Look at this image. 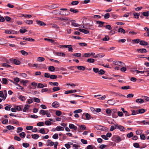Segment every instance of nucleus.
Masks as SVG:
<instances>
[{
    "mask_svg": "<svg viewBox=\"0 0 149 149\" xmlns=\"http://www.w3.org/2000/svg\"><path fill=\"white\" fill-rule=\"evenodd\" d=\"M7 96V91L4 90L3 91H0V97H1L3 100H5Z\"/></svg>",
    "mask_w": 149,
    "mask_h": 149,
    "instance_id": "1",
    "label": "nucleus"
},
{
    "mask_svg": "<svg viewBox=\"0 0 149 149\" xmlns=\"http://www.w3.org/2000/svg\"><path fill=\"white\" fill-rule=\"evenodd\" d=\"M112 140L117 143H118L122 141V139L120 136H115L112 137Z\"/></svg>",
    "mask_w": 149,
    "mask_h": 149,
    "instance_id": "2",
    "label": "nucleus"
},
{
    "mask_svg": "<svg viewBox=\"0 0 149 149\" xmlns=\"http://www.w3.org/2000/svg\"><path fill=\"white\" fill-rule=\"evenodd\" d=\"M113 63L116 65H118L120 67L123 66L124 63L122 62L118 61H114L113 62Z\"/></svg>",
    "mask_w": 149,
    "mask_h": 149,
    "instance_id": "3",
    "label": "nucleus"
},
{
    "mask_svg": "<svg viewBox=\"0 0 149 149\" xmlns=\"http://www.w3.org/2000/svg\"><path fill=\"white\" fill-rule=\"evenodd\" d=\"M115 126L117 127V128L121 131H124L125 130V128L123 126L118 125V124L115 125Z\"/></svg>",
    "mask_w": 149,
    "mask_h": 149,
    "instance_id": "4",
    "label": "nucleus"
},
{
    "mask_svg": "<svg viewBox=\"0 0 149 149\" xmlns=\"http://www.w3.org/2000/svg\"><path fill=\"white\" fill-rule=\"evenodd\" d=\"M52 106L54 108H56L59 107L60 104L58 102L55 101L52 104Z\"/></svg>",
    "mask_w": 149,
    "mask_h": 149,
    "instance_id": "5",
    "label": "nucleus"
},
{
    "mask_svg": "<svg viewBox=\"0 0 149 149\" xmlns=\"http://www.w3.org/2000/svg\"><path fill=\"white\" fill-rule=\"evenodd\" d=\"M95 55V53L94 52L88 53H85L84 54V57H90L91 56H94Z\"/></svg>",
    "mask_w": 149,
    "mask_h": 149,
    "instance_id": "6",
    "label": "nucleus"
},
{
    "mask_svg": "<svg viewBox=\"0 0 149 149\" xmlns=\"http://www.w3.org/2000/svg\"><path fill=\"white\" fill-rule=\"evenodd\" d=\"M5 33L7 34H13L16 33V32L14 31H10L6 30L5 31Z\"/></svg>",
    "mask_w": 149,
    "mask_h": 149,
    "instance_id": "7",
    "label": "nucleus"
},
{
    "mask_svg": "<svg viewBox=\"0 0 149 149\" xmlns=\"http://www.w3.org/2000/svg\"><path fill=\"white\" fill-rule=\"evenodd\" d=\"M77 91V90H69V91H65V92L64 93L65 94H70V93H75Z\"/></svg>",
    "mask_w": 149,
    "mask_h": 149,
    "instance_id": "8",
    "label": "nucleus"
},
{
    "mask_svg": "<svg viewBox=\"0 0 149 149\" xmlns=\"http://www.w3.org/2000/svg\"><path fill=\"white\" fill-rule=\"evenodd\" d=\"M96 22L97 24H99L98 27H102L103 26L104 24V22L100 21H96Z\"/></svg>",
    "mask_w": 149,
    "mask_h": 149,
    "instance_id": "9",
    "label": "nucleus"
},
{
    "mask_svg": "<svg viewBox=\"0 0 149 149\" xmlns=\"http://www.w3.org/2000/svg\"><path fill=\"white\" fill-rule=\"evenodd\" d=\"M47 84H43L41 83H39L37 85L38 88H42L44 87H47Z\"/></svg>",
    "mask_w": 149,
    "mask_h": 149,
    "instance_id": "10",
    "label": "nucleus"
},
{
    "mask_svg": "<svg viewBox=\"0 0 149 149\" xmlns=\"http://www.w3.org/2000/svg\"><path fill=\"white\" fill-rule=\"evenodd\" d=\"M79 31L83 32L85 34H87L89 33L88 31L84 29H79Z\"/></svg>",
    "mask_w": 149,
    "mask_h": 149,
    "instance_id": "11",
    "label": "nucleus"
},
{
    "mask_svg": "<svg viewBox=\"0 0 149 149\" xmlns=\"http://www.w3.org/2000/svg\"><path fill=\"white\" fill-rule=\"evenodd\" d=\"M23 107V106H15L14 107L15 108L16 110L20 111L22 110V107Z\"/></svg>",
    "mask_w": 149,
    "mask_h": 149,
    "instance_id": "12",
    "label": "nucleus"
},
{
    "mask_svg": "<svg viewBox=\"0 0 149 149\" xmlns=\"http://www.w3.org/2000/svg\"><path fill=\"white\" fill-rule=\"evenodd\" d=\"M55 130H56L57 131H63L64 130V129L63 127L58 126L56 127Z\"/></svg>",
    "mask_w": 149,
    "mask_h": 149,
    "instance_id": "13",
    "label": "nucleus"
},
{
    "mask_svg": "<svg viewBox=\"0 0 149 149\" xmlns=\"http://www.w3.org/2000/svg\"><path fill=\"white\" fill-rule=\"evenodd\" d=\"M137 51L138 52L141 53H146L147 52L146 49H138Z\"/></svg>",
    "mask_w": 149,
    "mask_h": 149,
    "instance_id": "14",
    "label": "nucleus"
},
{
    "mask_svg": "<svg viewBox=\"0 0 149 149\" xmlns=\"http://www.w3.org/2000/svg\"><path fill=\"white\" fill-rule=\"evenodd\" d=\"M30 105L29 104H26L24 105V107L23 110V112H25L29 109L30 107Z\"/></svg>",
    "mask_w": 149,
    "mask_h": 149,
    "instance_id": "15",
    "label": "nucleus"
},
{
    "mask_svg": "<svg viewBox=\"0 0 149 149\" xmlns=\"http://www.w3.org/2000/svg\"><path fill=\"white\" fill-rule=\"evenodd\" d=\"M1 83L4 84H7L8 83V81L5 78H3L2 79Z\"/></svg>",
    "mask_w": 149,
    "mask_h": 149,
    "instance_id": "16",
    "label": "nucleus"
},
{
    "mask_svg": "<svg viewBox=\"0 0 149 149\" xmlns=\"http://www.w3.org/2000/svg\"><path fill=\"white\" fill-rule=\"evenodd\" d=\"M12 63H14L16 65H19L20 64V62L18 60L15 59H13L12 58Z\"/></svg>",
    "mask_w": 149,
    "mask_h": 149,
    "instance_id": "17",
    "label": "nucleus"
},
{
    "mask_svg": "<svg viewBox=\"0 0 149 149\" xmlns=\"http://www.w3.org/2000/svg\"><path fill=\"white\" fill-rule=\"evenodd\" d=\"M47 142L48 143V144L47 145L49 146H53L55 144V143L52 141L51 140L49 139L47 140Z\"/></svg>",
    "mask_w": 149,
    "mask_h": 149,
    "instance_id": "18",
    "label": "nucleus"
},
{
    "mask_svg": "<svg viewBox=\"0 0 149 149\" xmlns=\"http://www.w3.org/2000/svg\"><path fill=\"white\" fill-rule=\"evenodd\" d=\"M23 40H27L30 42H33L35 41V40L31 38H23Z\"/></svg>",
    "mask_w": 149,
    "mask_h": 149,
    "instance_id": "19",
    "label": "nucleus"
},
{
    "mask_svg": "<svg viewBox=\"0 0 149 149\" xmlns=\"http://www.w3.org/2000/svg\"><path fill=\"white\" fill-rule=\"evenodd\" d=\"M69 128L71 129H74V130L76 131L77 130V127L75 126L74 125L72 124H69Z\"/></svg>",
    "mask_w": 149,
    "mask_h": 149,
    "instance_id": "20",
    "label": "nucleus"
},
{
    "mask_svg": "<svg viewBox=\"0 0 149 149\" xmlns=\"http://www.w3.org/2000/svg\"><path fill=\"white\" fill-rule=\"evenodd\" d=\"M55 54L58 56L65 57V54L63 53L56 52L55 53Z\"/></svg>",
    "mask_w": 149,
    "mask_h": 149,
    "instance_id": "21",
    "label": "nucleus"
},
{
    "mask_svg": "<svg viewBox=\"0 0 149 149\" xmlns=\"http://www.w3.org/2000/svg\"><path fill=\"white\" fill-rule=\"evenodd\" d=\"M139 44L140 45L143 46L147 45L148 44L147 42L144 40L140 41Z\"/></svg>",
    "mask_w": 149,
    "mask_h": 149,
    "instance_id": "22",
    "label": "nucleus"
},
{
    "mask_svg": "<svg viewBox=\"0 0 149 149\" xmlns=\"http://www.w3.org/2000/svg\"><path fill=\"white\" fill-rule=\"evenodd\" d=\"M49 84L52 86H57L58 85V83L57 82H49Z\"/></svg>",
    "mask_w": 149,
    "mask_h": 149,
    "instance_id": "23",
    "label": "nucleus"
},
{
    "mask_svg": "<svg viewBox=\"0 0 149 149\" xmlns=\"http://www.w3.org/2000/svg\"><path fill=\"white\" fill-rule=\"evenodd\" d=\"M134 73L135 74H137L140 73L141 74H143L145 73L144 71H140L138 70H134L133 71Z\"/></svg>",
    "mask_w": 149,
    "mask_h": 149,
    "instance_id": "24",
    "label": "nucleus"
},
{
    "mask_svg": "<svg viewBox=\"0 0 149 149\" xmlns=\"http://www.w3.org/2000/svg\"><path fill=\"white\" fill-rule=\"evenodd\" d=\"M105 56V54H96L95 56L94 57L95 58H97L98 57H102L104 56Z\"/></svg>",
    "mask_w": 149,
    "mask_h": 149,
    "instance_id": "25",
    "label": "nucleus"
},
{
    "mask_svg": "<svg viewBox=\"0 0 149 149\" xmlns=\"http://www.w3.org/2000/svg\"><path fill=\"white\" fill-rule=\"evenodd\" d=\"M36 23L37 24L40 26H45L46 25V24L45 23L40 21H37Z\"/></svg>",
    "mask_w": 149,
    "mask_h": 149,
    "instance_id": "26",
    "label": "nucleus"
},
{
    "mask_svg": "<svg viewBox=\"0 0 149 149\" xmlns=\"http://www.w3.org/2000/svg\"><path fill=\"white\" fill-rule=\"evenodd\" d=\"M1 65L4 67L8 68L11 67V66L9 64H7L6 63H4L1 64Z\"/></svg>",
    "mask_w": 149,
    "mask_h": 149,
    "instance_id": "27",
    "label": "nucleus"
},
{
    "mask_svg": "<svg viewBox=\"0 0 149 149\" xmlns=\"http://www.w3.org/2000/svg\"><path fill=\"white\" fill-rule=\"evenodd\" d=\"M107 103L109 105H112L115 103V101H113V100L110 99L107 101Z\"/></svg>",
    "mask_w": 149,
    "mask_h": 149,
    "instance_id": "28",
    "label": "nucleus"
},
{
    "mask_svg": "<svg viewBox=\"0 0 149 149\" xmlns=\"http://www.w3.org/2000/svg\"><path fill=\"white\" fill-rule=\"evenodd\" d=\"M136 102L137 103H142L144 102V100L143 99L140 98L136 100Z\"/></svg>",
    "mask_w": 149,
    "mask_h": 149,
    "instance_id": "29",
    "label": "nucleus"
},
{
    "mask_svg": "<svg viewBox=\"0 0 149 149\" xmlns=\"http://www.w3.org/2000/svg\"><path fill=\"white\" fill-rule=\"evenodd\" d=\"M48 70L51 72H54L55 70V68L53 66H50L48 68Z\"/></svg>",
    "mask_w": 149,
    "mask_h": 149,
    "instance_id": "30",
    "label": "nucleus"
},
{
    "mask_svg": "<svg viewBox=\"0 0 149 149\" xmlns=\"http://www.w3.org/2000/svg\"><path fill=\"white\" fill-rule=\"evenodd\" d=\"M47 110L45 111L43 110H41L39 111V113L41 114L42 115L44 116L46 115Z\"/></svg>",
    "mask_w": 149,
    "mask_h": 149,
    "instance_id": "31",
    "label": "nucleus"
},
{
    "mask_svg": "<svg viewBox=\"0 0 149 149\" xmlns=\"http://www.w3.org/2000/svg\"><path fill=\"white\" fill-rule=\"evenodd\" d=\"M18 98L22 102H24L26 100L25 97L22 95L19 96L18 97Z\"/></svg>",
    "mask_w": 149,
    "mask_h": 149,
    "instance_id": "32",
    "label": "nucleus"
},
{
    "mask_svg": "<svg viewBox=\"0 0 149 149\" xmlns=\"http://www.w3.org/2000/svg\"><path fill=\"white\" fill-rule=\"evenodd\" d=\"M45 60V58L43 57H39L37 59V61L39 62H42L44 61Z\"/></svg>",
    "mask_w": 149,
    "mask_h": 149,
    "instance_id": "33",
    "label": "nucleus"
},
{
    "mask_svg": "<svg viewBox=\"0 0 149 149\" xmlns=\"http://www.w3.org/2000/svg\"><path fill=\"white\" fill-rule=\"evenodd\" d=\"M133 15L135 18L138 19L139 18L140 13H134L133 14Z\"/></svg>",
    "mask_w": 149,
    "mask_h": 149,
    "instance_id": "34",
    "label": "nucleus"
},
{
    "mask_svg": "<svg viewBox=\"0 0 149 149\" xmlns=\"http://www.w3.org/2000/svg\"><path fill=\"white\" fill-rule=\"evenodd\" d=\"M77 68L79 70L84 71L85 70V68L83 66H77Z\"/></svg>",
    "mask_w": 149,
    "mask_h": 149,
    "instance_id": "35",
    "label": "nucleus"
},
{
    "mask_svg": "<svg viewBox=\"0 0 149 149\" xmlns=\"http://www.w3.org/2000/svg\"><path fill=\"white\" fill-rule=\"evenodd\" d=\"M32 138L35 139H37L39 137V136L38 134H34L31 135Z\"/></svg>",
    "mask_w": 149,
    "mask_h": 149,
    "instance_id": "36",
    "label": "nucleus"
},
{
    "mask_svg": "<svg viewBox=\"0 0 149 149\" xmlns=\"http://www.w3.org/2000/svg\"><path fill=\"white\" fill-rule=\"evenodd\" d=\"M138 113H143L146 111L145 109H139L138 111Z\"/></svg>",
    "mask_w": 149,
    "mask_h": 149,
    "instance_id": "37",
    "label": "nucleus"
},
{
    "mask_svg": "<svg viewBox=\"0 0 149 149\" xmlns=\"http://www.w3.org/2000/svg\"><path fill=\"white\" fill-rule=\"evenodd\" d=\"M118 31L119 32H120L121 33H125V31L123 29L120 28L118 29Z\"/></svg>",
    "mask_w": 149,
    "mask_h": 149,
    "instance_id": "38",
    "label": "nucleus"
},
{
    "mask_svg": "<svg viewBox=\"0 0 149 149\" xmlns=\"http://www.w3.org/2000/svg\"><path fill=\"white\" fill-rule=\"evenodd\" d=\"M70 11L71 12H73V13H78L79 11L76 9H74L72 8H71L70 9Z\"/></svg>",
    "mask_w": 149,
    "mask_h": 149,
    "instance_id": "39",
    "label": "nucleus"
},
{
    "mask_svg": "<svg viewBox=\"0 0 149 149\" xmlns=\"http://www.w3.org/2000/svg\"><path fill=\"white\" fill-rule=\"evenodd\" d=\"M25 22L28 24H31L33 23V21L32 20H26L25 21Z\"/></svg>",
    "mask_w": 149,
    "mask_h": 149,
    "instance_id": "40",
    "label": "nucleus"
},
{
    "mask_svg": "<svg viewBox=\"0 0 149 149\" xmlns=\"http://www.w3.org/2000/svg\"><path fill=\"white\" fill-rule=\"evenodd\" d=\"M5 62L7 64L10 65L11 63H12V58H11L9 60H6Z\"/></svg>",
    "mask_w": 149,
    "mask_h": 149,
    "instance_id": "41",
    "label": "nucleus"
},
{
    "mask_svg": "<svg viewBox=\"0 0 149 149\" xmlns=\"http://www.w3.org/2000/svg\"><path fill=\"white\" fill-rule=\"evenodd\" d=\"M21 83H23L24 86H26V84L28 82V81L25 80H22L20 81Z\"/></svg>",
    "mask_w": 149,
    "mask_h": 149,
    "instance_id": "42",
    "label": "nucleus"
},
{
    "mask_svg": "<svg viewBox=\"0 0 149 149\" xmlns=\"http://www.w3.org/2000/svg\"><path fill=\"white\" fill-rule=\"evenodd\" d=\"M19 135L21 138H24L26 136V134L25 132H22L19 134Z\"/></svg>",
    "mask_w": 149,
    "mask_h": 149,
    "instance_id": "43",
    "label": "nucleus"
},
{
    "mask_svg": "<svg viewBox=\"0 0 149 149\" xmlns=\"http://www.w3.org/2000/svg\"><path fill=\"white\" fill-rule=\"evenodd\" d=\"M21 54L24 56H27L28 55L27 52L23 50H22L20 51Z\"/></svg>",
    "mask_w": 149,
    "mask_h": 149,
    "instance_id": "44",
    "label": "nucleus"
},
{
    "mask_svg": "<svg viewBox=\"0 0 149 149\" xmlns=\"http://www.w3.org/2000/svg\"><path fill=\"white\" fill-rule=\"evenodd\" d=\"M32 99L35 102L37 103H39L40 102V100L38 98L36 97H33Z\"/></svg>",
    "mask_w": 149,
    "mask_h": 149,
    "instance_id": "45",
    "label": "nucleus"
},
{
    "mask_svg": "<svg viewBox=\"0 0 149 149\" xmlns=\"http://www.w3.org/2000/svg\"><path fill=\"white\" fill-rule=\"evenodd\" d=\"M95 61V60L94 59L90 58H88L87 60V61L89 63H93Z\"/></svg>",
    "mask_w": 149,
    "mask_h": 149,
    "instance_id": "46",
    "label": "nucleus"
},
{
    "mask_svg": "<svg viewBox=\"0 0 149 149\" xmlns=\"http://www.w3.org/2000/svg\"><path fill=\"white\" fill-rule=\"evenodd\" d=\"M72 55L76 57H80L81 56V54L80 53H76L73 54Z\"/></svg>",
    "mask_w": 149,
    "mask_h": 149,
    "instance_id": "47",
    "label": "nucleus"
},
{
    "mask_svg": "<svg viewBox=\"0 0 149 149\" xmlns=\"http://www.w3.org/2000/svg\"><path fill=\"white\" fill-rule=\"evenodd\" d=\"M55 113L57 116H60L61 115L62 112L60 111L57 110L56 111Z\"/></svg>",
    "mask_w": 149,
    "mask_h": 149,
    "instance_id": "48",
    "label": "nucleus"
},
{
    "mask_svg": "<svg viewBox=\"0 0 149 149\" xmlns=\"http://www.w3.org/2000/svg\"><path fill=\"white\" fill-rule=\"evenodd\" d=\"M57 78V75H51L50 79H56Z\"/></svg>",
    "mask_w": 149,
    "mask_h": 149,
    "instance_id": "49",
    "label": "nucleus"
},
{
    "mask_svg": "<svg viewBox=\"0 0 149 149\" xmlns=\"http://www.w3.org/2000/svg\"><path fill=\"white\" fill-rule=\"evenodd\" d=\"M92 24L90 25L89 26L87 27V29H90L91 30H93L95 28H94V27H93V22H92Z\"/></svg>",
    "mask_w": 149,
    "mask_h": 149,
    "instance_id": "50",
    "label": "nucleus"
},
{
    "mask_svg": "<svg viewBox=\"0 0 149 149\" xmlns=\"http://www.w3.org/2000/svg\"><path fill=\"white\" fill-rule=\"evenodd\" d=\"M6 128L8 130H13L14 129V127L11 125H8L6 126Z\"/></svg>",
    "mask_w": 149,
    "mask_h": 149,
    "instance_id": "51",
    "label": "nucleus"
},
{
    "mask_svg": "<svg viewBox=\"0 0 149 149\" xmlns=\"http://www.w3.org/2000/svg\"><path fill=\"white\" fill-rule=\"evenodd\" d=\"M142 132V131L141 130H137L136 132V134L138 135L141 134Z\"/></svg>",
    "mask_w": 149,
    "mask_h": 149,
    "instance_id": "52",
    "label": "nucleus"
},
{
    "mask_svg": "<svg viewBox=\"0 0 149 149\" xmlns=\"http://www.w3.org/2000/svg\"><path fill=\"white\" fill-rule=\"evenodd\" d=\"M50 74L46 72L44 74L45 77L47 78H50Z\"/></svg>",
    "mask_w": 149,
    "mask_h": 149,
    "instance_id": "53",
    "label": "nucleus"
},
{
    "mask_svg": "<svg viewBox=\"0 0 149 149\" xmlns=\"http://www.w3.org/2000/svg\"><path fill=\"white\" fill-rule=\"evenodd\" d=\"M137 114H138V110L135 111L134 110H133V111H132V112L131 115H135Z\"/></svg>",
    "mask_w": 149,
    "mask_h": 149,
    "instance_id": "54",
    "label": "nucleus"
},
{
    "mask_svg": "<svg viewBox=\"0 0 149 149\" xmlns=\"http://www.w3.org/2000/svg\"><path fill=\"white\" fill-rule=\"evenodd\" d=\"M58 137V134L57 133L54 134L52 136V138L55 139H57Z\"/></svg>",
    "mask_w": 149,
    "mask_h": 149,
    "instance_id": "55",
    "label": "nucleus"
},
{
    "mask_svg": "<svg viewBox=\"0 0 149 149\" xmlns=\"http://www.w3.org/2000/svg\"><path fill=\"white\" fill-rule=\"evenodd\" d=\"M105 73V71L103 70H100L98 72V74H99L102 75Z\"/></svg>",
    "mask_w": 149,
    "mask_h": 149,
    "instance_id": "56",
    "label": "nucleus"
},
{
    "mask_svg": "<svg viewBox=\"0 0 149 149\" xmlns=\"http://www.w3.org/2000/svg\"><path fill=\"white\" fill-rule=\"evenodd\" d=\"M11 107V106L10 105H8L5 107V109L6 110L9 111L10 110Z\"/></svg>",
    "mask_w": 149,
    "mask_h": 149,
    "instance_id": "57",
    "label": "nucleus"
},
{
    "mask_svg": "<svg viewBox=\"0 0 149 149\" xmlns=\"http://www.w3.org/2000/svg\"><path fill=\"white\" fill-rule=\"evenodd\" d=\"M60 90V88L59 87H54L53 88V90L54 92L58 91Z\"/></svg>",
    "mask_w": 149,
    "mask_h": 149,
    "instance_id": "58",
    "label": "nucleus"
},
{
    "mask_svg": "<svg viewBox=\"0 0 149 149\" xmlns=\"http://www.w3.org/2000/svg\"><path fill=\"white\" fill-rule=\"evenodd\" d=\"M105 27L106 29H107L109 30H111L112 29V28L111 27V25H109V24L106 25L105 26Z\"/></svg>",
    "mask_w": 149,
    "mask_h": 149,
    "instance_id": "59",
    "label": "nucleus"
},
{
    "mask_svg": "<svg viewBox=\"0 0 149 149\" xmlns=\"http://www.w3.org/2000/svg\"><path fill=\"white\" fill-rule=\"evenodd\" d=\"M82 111L81 109H79L75 110L74 111L73 113H80L82 112Z\"/></svg>",
    "mask_w": 149,
    "mask_h": 149,
    "instance_id": "60",
    "label": "nucleus"
},
{
    "mask_svg": "<svg viewBox=\"0 0 149 149\" xmlns=\"http://www.w3.org/2000/svg\"><path fill=\"white\" fill-rule=\"evenodd\" d=\"M52 122L48 120L46 121L45 122V124L47 125H50L52 124Z\"/></svg>",
    "mask_w": 149,
    "mask_h": 149,
    "instance_id": "61",
    "label": "nucleus"
},
{
    "mask_svg": "<svg viewBox=\"0 0 149 149\" xmlns=\"http://www.w3.org/2000/svg\"><path fill=\"white\" fill-rule=\"evenodd\" d=\"M141 123H142L143 125H149V121H147L146 120H143L142 121Z\"/></svg>",
    "mask_w": 149,
    "mask_h": 149,
    "instance_id": "62",
    "label": "nucleus"
},
{
    "mask_svg": "<svg viewBox=\"0 0 149 149\" xmlns=\"http://www.w3.org/2000/svg\"><path fill=\"white\" fill-rule=\"evenodd\" d=\"M149 11L144 12L143 13V15L145 16H148L149 15Z\"/></svg>",
    "mask_w": 149,
    "mask_h": 149,
    "instance_id": "63",
    "label": "nucleus"
},
{
    "mask_svg": "<svg viewBox=\"0 0 149 149\" xmlns=\"http://www.w3.org/2000/svg\"><path fill=\"white\" fill-rule=\"evenodd\" d=\"M94 146L92 145H89L86 147L87 149H93Z\"/></svg>",
    "mask_w": 149,
    "mask_h": 149,
    "instance_id": "64",
    "label": "nucleus"
}]
</instances>
